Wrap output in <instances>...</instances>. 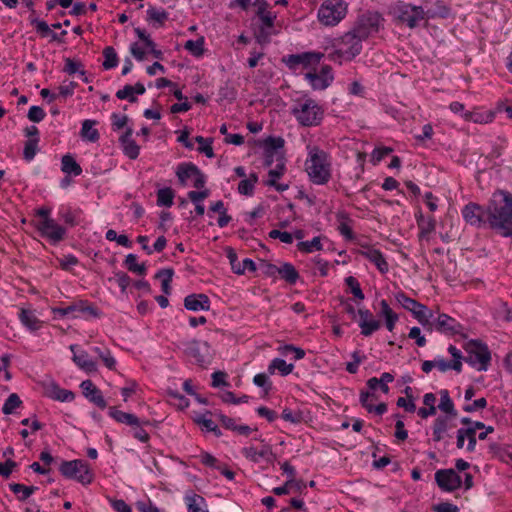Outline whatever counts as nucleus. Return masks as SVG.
Wrapping results in <instances>:
<instances>
[{
    "mask_svg": "<svg viewBox=\"0 0 512 512\" xmlns=\"http://www.w3.org/2000/svg\"><path fill=\"white\" fill-rule=\"evenodd\" d=\"M135 34L138 36V38L144 42V45L149 49V52L152 54V56L156 59H163V52L161 50L156 49L155 42L151 39L150 35L147 34V32L144 29H141L140 27L134 28Z\"/></svg>",
    "mask_w": 512,
    "mask_h": 512,
    "instance_id": "28",
    "label": "nucleus"
},
{
    "mask_svg": "<svg viewBox=\"0 0 512 512\" xmlns=\"http://www.w3.org/2000/svg\"><path fill=\"white\" fill-rule=\"evenodd\" d=\"M292 114L302 126L311 127L321 123L324 110L315 100L308 98L299 101L292 109Z\"/></svg>",
    "mask_w": 512,
    "mask_h": 512,
    "instance_id": "5",
    "label": "nucleus"
},
{
    "mask_svg": "<svg viewBox=\"0 0 512 512\" xmlns=\"http://www.w3.org/2000/svg\"><path fill=\"white\" fill-rule=\"evenodd\" d=\"M321 236L314 237L311 241H300L297 244L299 251L303 253H312L314 251H321L323 249L321 243Z\"/></svg>",
    "mask_w": 512,
    "mask_h": 512,
    "instance_id": "46",
    "label": "nucleus"
},
{
    "mask_svg": "<svg viewBox=\"0 0 512 512\" xmlns=\"http://www.w3.org/2000/svg\"><path fill=\"white\" fill-rule=\"evenodd\" d=\"M19 318L22 324L31 331H36L42 326V321L30 310L22 309Z\"/></svg>",
    "mask_w": 512,
    "mask_h": 512,
    "instance_id": "33",
    "label": "nucleus"
},
{
    "mask_svg": "<svg viewBox=\"0 0 512 512\" xmlns=\"http://www.w3.org/2000/svg\"><path fill=\"white\" fill-rule=\"evenodd\" d=\"M103 56L105 60L102 65L105 70H110L118 66L119 58L116 50L112 46H107L103 49Z\"/></svg>",
    "mask_w": 512,
    "mask_h": 512,
    "instance_id": "45",
    "label": "nucleus"
},
{
    "mask_svg": "<svg viewBox=\"0 0 512 512\" xmlns=\"http://www.w3.org/2000/svg\"><path fill=\"white\" fill-rule=\"evenodd\" d=\"M108 414L118 423L126 424L131 427L138 426L139 424H150L149 420H140L136 415L120 411L115 407H110Z\"/></svg>",
    "mask_w": 512,
    "mask_h": 512,
    "instance_id": "24",
    "label": "nucleus"
},
{
    "mask_svg": "<svg viewBox=\"0 0 512 512\" xmlns=\"http://www.w3.org/2000/svg\"><path fill=\"white\" fill-rule=\"evenodd\" d=\"M395 20L405 24L408 28H416L420 21L426 20V13L422 6H416L405 1H397L390 8Z\"/></svg>",
    "mask_w": 512,
    "mask_h": 512,
    "instance_id": "4",
    "label": "nucleus"
},
{
    "mask_svg": "<svg viewBox=\"0 0 512 512\" xmlns=\"http://www.w3.org/2000/svg\"><path fill=\"white\" fill-rule=\"evenodd\" d=\"M492 112H481V111H468L463 114V118L466 121H471L474 123H489L493 120Z\"/></svg>",
    "mask_w": 512,
    "mask_h": 512,
    "instance_id": "41",
    "label": "nucleus"
},
{
    "mask_svg": "<svg viewBox=\"0 0 512 512\" xmlns=\"http://www.w3.org/2000/svg\"><path fill=\"white\" fill-rule=\"evenodd\" d=\"M125 267L132 273L144 276L147 273V267L145 263L138 264L137 256L135 254H128L124 260Z\"/></svg>",
    "mask_w": 512,
    "mask_h": 512,
    "instance_id": "39",
    "label": "nucleus"
},
{
    "mask_svg": "<svg viewBox=\"0 0 512 512\" xmlns=\"http://www.w3.org/2000/svg\"><path fill=\"white\" fill-rule=\"evenodd\" d=\"M226 254L229 259L231 269L235 274L242 275L245 271L255 272L257 270L255 262L250 258H245L240 262L234 249L227 248Z\"/></svg>",
    "mask_w": 512,
    "mask_h": 512,
    "instance_id": "20",
    "label": "nucleus"
},
{
    "mask_svg": "<svg viewBox=\"0 0 512 512\" xmlns=\"http://www.w3.org/2000/svg\"><path fill=\"white\" fill-rule=\"evenodd\" d=\"M281 469L283 470V472L288 476V479L287 481L284 483V485L280 486V487H275L273 489V493L275 495H278V496H281V495H286L288 494V487H295V491L297 493H302L306 487H307V484L303 481V480H297L295 479V476H296V470L295 468L290 465L289 462H284L282 465H281Z\"/></svg>",
    "mask_w": 512,
    "mask_h": 512,
    "instance_id": "15",
    "label": "nucleus"
},
{
    "mask_svg": "<svg viewBox=\"0 0 512 512\" xmlns=\"http://www.w3.org/2000/svg\"><path fill=\"white\" fill-rule=\"evenodd\" d=\"M97 124V121L86 119L82 123V128L80 135L82 138L87 139L90 142H96L100 138V134L94 126Z\"/></svg>",
    "mask_w": 512,
    "mask_h": 512,
    "instance_id": "34",
    "label": "nucleus"
},
{
    "mask_svg": "<svg viewBox=\"0 0 512 512\" xmlns=\"http://www.w3.org/2000/svg\"><path fill=\"white\" fill-rule=\"evenodd\" d=\"M293 369L294 365L292 363L288 364L281 358L273 359L268 366V372L270 374H273L276 370H278L282 376L289 375Z\"/></svg>",
    "mask_w": 512,
    "mask_h": 512,
    "instance_id": "38",
    "label": "nucleus"
},
{
    "mask_svg": "<svg viewBox=\"0 0 512 512\" xmlns=\"http://www.w3.org/2000/svg\"><path fill=\"white\" fill-rule=\"evenodd\" d=\"M59 217L61 220L64 221V223H66L70 227L78 225L76 215L70 208L60 210Z\"/></svg>",
    "mask_w": 512,
    "mask_h": 512,
    "instance_id": "63",
    "label": "nucleus"
},
{
    "mask_svg": "<svg viewBox=\"0 0 512 512\" xmlns=\"http://www.w3.org/2000/svg\"><path fill=\"white\" fill-rule=\"evenodd\" d=\"M426 20L434 18H447L450 13V9L442 2L437 1L435 8L425 10Z\"/></svg>",
    "mask_w": 512,
    "mask_h": 512,
    "instance_id": "47",
    "label": "nucleus"
},
{
    "mask_svg": "<svg viewBox=\"0 0 512 512\" xmlns=\"http://www.w3.org/2000/svg\"><path fill=\"white\" fill-rule=\"evenodd\" d=\"M487 211L488 203L485 206H482L474 202H469L463 207L461 214L468 224L477 228H482L488 227V222H486V217H488Z\"/></svg>",
    "mask_w": 512,
    "mask_h": 512,
    "instance_id": "11",
    "label": "nucleus"
},
{
    "mask_svg": "<svg viewBox=\"0 0 512 512\" xmlns=\"http://www.w3.org/2000/svg\"><path fill=\"white\" fill-rule=\"evenodd\" d=\"M175 197V192L170 187L161 188L157 191V205L171 207L173 205V200Z\"/></svg>",
    "mask_w": 512,
    "mask_h": 512,
    "instance_id": "44",
    "label": "nucleus"
},
{
    "mask_svg": "<svg viewBox=\"0 0 512 512\" xmlns=\"http://www.w3.org/2000/svg\"><path fill=\"white\" fill-rule=\"evenodd\" d=\"M76 345H71L70 350L74 353L73 355V361L74 363L81 368L82 370L91 373L97 371V364L95 361H93L89 354L82 350L78 354L74 352Z\"/></svg>",
    "mask_w": 512,
    "mask_h": 512,
    "instance_id": "26",
    "label": "nucleus"
},
{
    "mask_svg": "<svg viewBox=\"0 0 512 512\" xmlns=\"http://www.w3.org/2000/svg\"><path fill=\"white\" fill-rule=\"evenodd\" d=\"M146 14V21L156 29L162 28L169 19V13L163 8L150 6L147 9Z\"/></svg>",
    "mask_w": 512,
    "mask_h": 512,
    "instance_id": "25",
    "label": "nucleus"
},
{
    "mask_svg": "<svg viewBox=\"0 0 512 512\" xmlns=\"http://www.w3.org/2000/svg\"><path fill=\"white\" fill-rule=\"evenodd\" d=\"M417 224L420 229L419 238H424L435 230L436 221L433 217H429L427 220L424 219L423 215L417 216Z\"/></svg>",
    "mask_w": 512,
    "mask_h": 512,
    "instance_id": "42",
    "label": "nucleus"
},
{
    "mask_svg": "<svg viewBox=\"0 0 512 512\" xmlns=\"http://www.w3.org/2000/svg\"><path fill=\"white\" fill-rule=\"evenodd\" d=\"M30 23L35 27L36 31L40 34L41 37H47L51 34V29L48 24L44 20H40L38 18H31Z\"/></svg>",
    "mask_w": 512,
    "mask_h": 512,
    "instance_id": "61",
    "label": "nucleus"
},
{
    "mask_svg": "<svg viewBox=\"0 0 512 512\" xmlns=\"http://www.w3.org/2000/svg\"><path fill=\"white\" fill-rule=\"evenodd\" d=\"M308 158L305 170L312 183L325 185L331 178V161L329 154L317 146H308Z\"/></svg>",
    "mask_w": 512,
    "mask_h": 512,
    "instance_id": "2",
    "label": "nucleus"
},
{
    "mask_svg": "<svg viewBox=\"0 0 512 512\" xmlns=\"http://www.w3.org/2000/svg\"><path fill=\"white\" fill-rule=\"evenodd\" d=\"M258 181L256 173H251L249 178L243 179L238 184V192L245 196H251L254 192V186Z\"/></svg>",
    "mask_w": 512,
    "mask_h": 512,
    "instance_id": "43",
    "label": "nucleus"
},
{
    "mask_svg": "<svg viewBox=\"0 0 512 512\" xmlns=\"http://www.w3.org/2000/svg\"><path fill=\"white\" fill-rule=\"evenodd\" d=\"M359 254L372 262L381 273L384 274L388 272L389 265L380 250L374 249L368 245H362Z\"/></svg>",
    "mask_w": 512,
    "mask_h": 512,
    "instance_id": "21",
    "label": "nucleus"
},
{
    "mask_svg": "<svg viewBox=\"0 0 512 512\" xmlns=\"http://www.w3.org/2000/svg\"><path fill=\"white\" fill-rule=\"evenodd\" d=\"M435 481L438 487L445 492H453L462 485V480L457 472L450 469H440L435 473Z\"/></svg>",
    "mask_w": 512,
    "mask_h": 512,
    "instance_id": "16",
    "label": "nucleus"
},
{
    "mask_svg": "<svg viewBox=\"0 0 512 512\" xmlns=\"http://www.w3.org/2000/svg\"><path fill=\"white\" fill-rule=\"evenodd\" d=\"M45 116L46 113L40 106H31L27 114L28 119L35 123L41 122Z\"/></svg>",
    "mask_w": 512,
    "mask_h": 512,
    "instance_id": "64",
    "label": "nucleus"
},
{
    "mask_svg": "<svg viewBox=\"0 0 512 512\" xmlns=\"http://www.w3.org/2000/svg\"><path fill=\"white\" fill-rule=\"evenodd\" d=\"M278 274L290 285H294L299 279L298 271L291 263L288 262L283 263L282 266L279 267Z\"/></svg>",
    "mask_w": 512,
    "mask_h": 512,
    "instance_id": "36",
    "label": "nucleus"
},
{
    "mask_svg": "<svg viewBox=\"0 0 512 512\" xmlns=\"http://www.w3.org/2000/svg\"><path fill=\"white\" fill-rule=\"evenodd\" d=\"M47 396L60 402H71L75 398L74 392L61 388L56 383H51L47 388Z\"/></svg>",
    "mask_w": 512,
    "mask_h": 512,
    "instance_id": "27",
    "label": "nucleus"
},
{
    "mask_svg": "<svg viewBox=\"0 0 512 512\" xmlns=\"http://www.w3.org/2000/svg\"><path fill=\"white\" fill-rule=\"evenodd\" d=\"M213 413L211 411H206L204 414H196L193 417V421L201 426L202 430H205L206 432H209L211 429H214L215 422L209 418H207V415H212Z\"/></svg>",
    "mask_w": 512,
    "mask_h": 512,
    "instance_id": "54",
    "label": "nucleus"
},
{
    "mask_svg": "<svg viewBox=\"0 0 512 512\" xmlns=\"http://www.w3.org/2000/svg\"><path fill=\"white\" fill-rule=\"evenodd\" d=\"M345 284L349 287L350 292L354 295V297L358 300H363L365 295L360 287L358 280L353 276H348L345 278Z\"/></svg>",
    "mask_w": 512,
    "mask_h": 512,
    "instance_id": "57",
    "label": "nucleus"
},
{
    "mask_svg": "<svg viewBox=\"0 0 512 512\" xmlns=\"http://www.w3.org/2000/svg\"><path fill=\"white\" fill-rule=\"evenodd\" d=\"M323 54L319 52H303L299 54H290L282 58V62L293 71L300 67L308 68L311 65L318 64Z\"/></svg>",
    "mask_w": 512,
    "mask_h": 512,
    "instance_id": "12",
    "label": "nucleus"
},
{
    "mask_svg": "<svg viewBox=\"0 0 512 512\" xmlns=\"http://www.w3.org/2000/svg\"><path fill=\"white\" fill-rule=\"evenodd\" d=\"M133 129L128 127L120 136L119 142L123 148L124 154L130 159H136L139 156L140 147L132 139Z\"/></svg>",
    "mask_w": 512,
    "mask_h": 512,
    "instance_id": "23",
    "label": "nucleus"
},
{
    "mask_svg": "<svg viewBox=\"0 0 512 512\" xmlns=\"http://www.w3.org/2000/svg\"><path fill=\"white\" fill-rule=\"evenodd\" d=\"M253 383L256 386L263 388L265 393H268L272 388V383L265 373L256 374L253 378Z\"/></svg>",
    "mask_w": 512,
    "mask_h": 512,
    "instance_id": "62",
    "label": "nucleus"
},
{
    "mask_svg": "<svg viewBox=\"0 0 512 512\" xmlns=\"http://www.w3.org/2000/svg\"><path fill=\"white\" fill-rule=\"evenodd\" d=\"M210 346L206 341L191 340L183 343L184 353L193 358L198 365H204L209 362Z\"/></svg>",
    "mask_w": 512,
    "mask_h": 512,
    "instance_id": "13",
    "label": "nucleus"
},
{
    "mask_svg": "<svg viewBox=\"0 0 512 512\" xmlns=\"http://www.w3.org/2000/svg\"><path fill=\"white\" fill-rule=\"evenodd\" d=\"M116 97L120 100H127L130 103H136L137 97L134 95L132 85H125L122 89L116 92Z\"/></svg>",
    "mask_w": 512,
    "mask_h": 512,
    "instance_id": "60",
    "label": "nucleus"
},
{
    "mask_svg": "<svg viewBox=\"0 0 512 512\" xmlns=\"http://www.w3.org/2000/svg\"><path fill=\"white\" fill-rule=\"evenodd\" d=\"M184 48L188 50L193 56L199 57L204 53V38L186 41Z\"/></svg>",
    "mask_w": 512,
    "mask_h": 512,
    "instance_id": "50",
    "label": "nucleus"
},
{
    "mask_svg": "<svg viewBox=\"0 0 512 512\" xmlns=\"http://www.w3.org/2000/svg\"><path fill=\"white\" fill-rule=\"evenodd\" d=\"M50 214L51 209L48 207L37 209L36 216L41 219L35 223V227L42 237L48 239L52 245H57L65 239L67 230L65 227L56 223V221L50 217Z\"/></svg>",
    "mask_w": 512,
    "mask_h": 512,
    "instance_id": "3",
    "label": "nucleus"
},
{
    "mask_svg": "<svg viewBox=\"0 0 512 512\" xmlns=\"http://www.w3.org/2000/svg\"><path fill=\"white\" fill-rule=\"evenodd\" d=\"M162 274H167V278L162 279L161 288H162V291L168 295V294H170V291H171L170 283H171L172 277L174 275V270L171 268L161 269L160 271L157 272L156 278L162 277Z\"/></svg>",
    "mask_w": 512,
    "mask_h": 512,
    "instance_id": "58",
    "label": "nucleus"
},
{
    "mask_svg": "<svg viewBox=\"0 0 512 512\" xmlns=\"http://www.w3.org/2000/svg\"><path fill=\"white\" fill-rule=\"evenodd\" d=\"M92 351L99 356V358L103 361L104 365L108 369H110V370H114L115 369V367H116V360L111 355V352H110L109 349L95 346V347L92 348Z\"/></svg>",
    "mask_w": 512,
    "mask_h": 512,
    "instance_id": "48",
    "label": "nucleus"
},
{
    "mask_svg": "<svg viewBox=\"0 0 512 512\" xmlns=\"http://www.w3.org/2000/svg\"><path fill=\"white\" fill-rule=\"evenodd\" d=\"M273 34L272 28L259 27L255 31V40L260 46H266L271 42V36Z\"/></svg>",
    "mask_w": 512,
    "mask_h": 512,
    "instance_id": "55",
    "label": "nucleus"
},
{
    "mask_svg": "<svg viewBox=\"0 0 512 512\" xmlns=\"http://www.w3.org/2000/svg\"><path fill=\"white\" fill-rule=\"evenodd\" d=\"M305 78L309 81L310 85L314 90L326 89L334 79L332 74V68L329 65L322 66L319 73H306Z\"/></svg>",
    "mask_w": 512,
    "mask_h": 512,
    "instance_id": "17",
    "label": "nucleus"
},
{
    "mask_svg": "<svg viewBox=\"0 0 512 512\" xmlns=\"http://www.w3.org/2000/svg\"><path fill=\"white\" fill-rule=\"evenodd\" d=\"M449 416H439L435 419L433 425V440L439 442L443 439L444 433L449 428Z\"/></svg>",
    "mask_w": 512,
    "mask_h": 512,
    "instance_id": "37",
    "label": "nucleus"
},
{
    "mask_svg": "<svg viewBox=\"0 0 512 512\" xmlns=\"http://www.w3.org/2000/svg\"><path fill=\"white\" fill-rule=\"evenodd\" d=\"M362 40L352 30L345 33L337 44L336 51L331 55L332 60L337 58L351 61L362 51Z\"/></svg>",
    "mask_w": 512,
    "mask_h": 512,
    "instance_id": "8",
    "label": "nucleus"
},
{
    "mask_svg": "<svg viewBox=\"0 0 512 512\" xmlns=\"http://www.w3.org/2000/svg\"><path fill=\"white\" fill-rule=\"evenodd\" d=\"M195 174H199V168L191 162L181 163L177 166L176 176L182 185H185L187 179L194 177Z\"/></svg>",
    "mask_w": 512,
    "mask_h": 512,
    "instance_id": "30",
    "label": "nucleus"
},
{
    "mask_svg": "<svg viewBox=\"0 0 512 512\" xmlns=\"http://www.w3.org/2000/svg\"><path fill=\"white\" fill-rule=\"evenodd\" d=\"M359 327L361 328V334L365 337H368L380 329L381 322L376 319H370L369 321H359Z\"/></svg>",
    "mask_w": 512,
    "mask_h": 512,
    "instance_id": "52",
    "label": "nucleus"
},
{
    "mask_svg": "<svg viewBox=\"0 0 512 512\" xmlns=\"http://www.w3.org/2000/svg\"><path fill=\"white\" fill-rule=\"evenodd\" d=\"M184 307L193 312L208 311L210 309V299L206 294L193 293L184 298Z\"/></svg>",
    "mask_w": 512,
    "mask_h": 512,
    "instance_id": "22",
    "label": "nucleus"
},
{
    "mask_svg": "<svg viewBox=\"0 0 512 512\" xmlns=\"http://www.w3.org/2000/svg\"><path fill=\"white\" fill-rule=\"evenodd\" d=\"M185 503L188 512H208L205 499L196 493L187 494L185 496Z\"/></svg>",
    "mask_w": 512,
    "mask_h": 512,
    "instance_id": "31",
    "label": "nucleus"
},
{
    "mask_svg": "<svg viewBox=\"0 0 512 512\" xmlns=\"http://www.w3.org/2000/svg\"><path fill=\"white\" fill-rule=\"evenodd\" d=\"M440 394V403L438 408L446 413L448 416L455 418L457 416V411L455 410L454 403L450 398L449 392L446 389H442L439 392Z\"/></svg>",
    "mask_w": 512,
    "mask_h": 512,
    "instance_id": "32",
    "label": "nucleus"
},
{
    "mask_svg": "<svg viewBox=\"0 0 512 512\" xmlns=\"http://www.w3.org/2000/svg\"><path fill=\"white\" fill-rule=\"evenodd\" d=\"M9 488L20 502L26 501L38 489L36 486H26L20 483H10Z\"/></svg>",
    "mask_w": 512,
    "mask_h": 512,
    "instance_id": "35",
    "label": "nucleus"
},
{
    "mask_svg": "<svg viewBox=\"0 0 512 512\" xmlns=\"http://www.w3.org/2000/svg\"><path fill=\"white\" fill-rule=\"evenodd\" d=\"M256 16L259 18L261 25L259 27L272 28L274 27V22L276 20V14L271 11H256Z\"/></svg>",
    "mask_w": 512,
    "mask_h": 512,
    "instance_id": "56",
    "label": "nucleus"
},
{
    "mask_svg": "<svg viewBox=\"0 0 512 512\" xmlns=\"http://www.w3.org/2000/svg\"><path fill=\"white\" fill-rule=\"evenodd\" d=\"M39 143V137L31 138L25 142L23 157L26 161L30 162L34 159L37 153V146Z\"/></svg>",
    "mask_w": 512,
    "mask_h": 512,
    "instance_id": "53",
    "label": "nucleus"
},
{
    "mask_svg": "<svg viewBox=\"0 0 512 512\" xmlns=\"http://www.w3.org/2000/svg\"><path fill=\"white\" fill-rule=\"evenodd\" d=\"M195 141L200 145L198 147V151L200 153L205 154L206 157H208V158H213L215 156L213 148H212V143H213L212 138H204L202 136H196Z\"/></svg>",
    "mask_w": 512,
    "mask_h": 512,
    "instance_id": "51",
    "label": "nucleus"
},
{
    "mask_svg": "<svg viewBox=\"0 0 512 512\" xmlns=\"http://www.w3.org/2000/svg\"><path fill=\"white\" fill-rule=\"evenodd\" d=\"M61 170L70 176H79L82 174L81 166L76 162L71 154H65L61 159Z\"/></svg>",
    "mask_w": 512,
    "mask_h": 512,
    "instance_id": "29",
    "label": "nucleus"
},
{
    "mask_svg": "<svg viewBox=\"0 0 512 512\" xmlns=\"http://www.w3.org/2000/svg\"><path fill=\"white\" fill-rule=\"evenodd\" d=\"M80 388L82 389L83 396L89 402L93 403L100 409H105L107 407V402L104 399L101 390L95 386L91 380L87 379L82 381Z\"/></svg>",
    "mask_w": 512,
    "mask_h": 512,
    "instance_id": "19",
    "label": "nucleus"
},
{
    "mask_svg": "<svg viewBox=\"0 0 512 512\" xmlns=\"http://www.w3.org/2000/svg\"><path fill=\"white\" fill-rule=\"evenodd\" d=\"M22 403L23 402L20 399V397L18 396V394H16V393L10 394L2 407L3 414H5V415L13 414L15 409L22 406Z\"/></svg>",
    "mask_w": 512,
    "mask_h": 512,
    "instance_id": "49",
    "label": "nucleus"
},
{
    "mask_svg": "<svg viewBox=\"0 0 512 512\" xmlns=\"http://www.w3.org/2000/svg\"><path fill=\"white\" fill-rule=\"evenodd\" d=\"M395 299L404 309L410 311L420 324H427L426 313L429 311L427 306L408 297L404 292L396 293Z\"/></svg>",
    "mask_w": 512,
    "mask_h": 512,
    "instance_id": "14",
    "label": "nucleus"
},
{
    "mask_svg": "<svg viewBox=\"0 0 512 512\" xmlns=\"http://www.w3.org/2000/svg\"><path fill=\"white\" fill-rule=\"evenodd\" d=\"M347 5L343 0H325L318 9V20L325 26L337 25L346 15Z\"/></svg>",
    "mask_w": 512,
    "mask_h": 512,
    "instance_id": "7",
    "label": "nucleus"
},
{
    "mask_svg": "<svg viewBox=\"0 0 512 512\" xmlns=\"http://www.w3.org/2000/svg\"><path fill=\"white\" fill-rule=\"evenodd\" d=\"M383 18L378 12H366L358 17L351 29L362 41L379 31Z\"/></svg>",
    "mask_w": 512,
    "mask_h": 512,
    "instance_id": "10",
    "label": "nucleus"
},
{
    "mask_svg": "<svg viewBox=\"0 0 512 512\" xmlns=\"http://www.w3.org/2000/svg\"><path fill=\"white\" fill-rule=\"evenodd\" d=\"M59 471L65 478L76 480L83 485L90 484L94 479V474L89 464L81 459L63 461Z\"/></svg>",
    "mask_w": 512,
    "mask_h": 512,
    "instance_id": "6",
    "label": "nucleus"
},
{
    "mask_svg": "<svg viewBox=\"0 0 512 512\" xmlns=\"http://www.w3.org/2000/svg\"><path fill=\"white\" fill-rule=\"evenodd\" d=\"M285 141L282 137L269 136L263 141V148L267 152L284 153Z\"/></svg>",
    "mask_w": 512,
    "mask_h": 512,
    "instance_id": "40",
    "label": "nucleus"
},
{
    "mask_svg": "<svg viewBox=\"0 0 512 512\" xmlns=\"http://www.w3.org/2000/svg\"><path fill=\"white\" fill-rule=\"evenodd\" d=\"M465 351L467 356L464 361L472 366H478L479 371H486L490 365L491 352L488 346L479 340H470L466 346Z\"/></svg>",
    "mask_w": 512,
    "mask_h": 512,
    "instance_id": "9",
    "label": "nucleus"
},
{
    "mask_svg": "<svg viewBox=\"0 0 512 512\" xmlns=\"http://www.w3.org/2000/svg\"><path fill=\"white\" fill-rule=\"evenodd\" d=\"M435 330L446 335L461 334L463 326L451 316L440 313L435 319Z\"/></svg>",
    "mask_w": 512,
    "mask_h": 512,
    "instance_id": "18",
    "label": "nucleus"
},
{
    "mask_svg": "<svg viewBox=\"0 0 512 512\" xmlns=\"http://www.w3.org/2000/svg\"><path fill=\"white\" fill-rule=\"evenodd\" d=\"M488 228L502 237H512V193L497 190L488 201Z\"/></svg>",
    "mask_w": 512,
    "mask_h": 512,
    "instance_id": "1",
    "label": "nucleus"
},
{
    "mask_svg": "<svg viewBox=\"0 0 512 512\" xmlns=\"http://www.w3.org/2000/svg\"><path fill=\"white\" fill-rule=\"evenodd\" d=\"M279 351L283 356H288L289 354H293L294 360H300V359L304 358V356H305V351L302 348L296 347L292 344H286V345L280 347Z\"/></svg>",
    "mask_w": 512,
    "mask_h": 512,
    "instance_id": "59",
    "label": "nucleus"
}]
</instances>
